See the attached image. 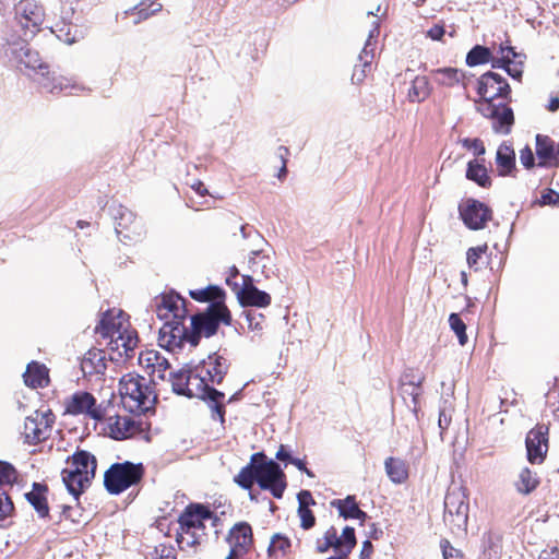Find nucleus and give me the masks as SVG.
<instances>
[{
  "mask_svg": "<svg viewBox=\"0 0 559 559\" xmlns=\"http://www.w3.org/2000/svg\"><path fill=\"white\" fill-rule=\"evenodd\" d=\"M94 331L102 338L108 340L107 346L111 353V360L133 356L139 336L130 323L129 314L123 310L112 308L103 312Z\"/></svg>",
  "mask_w": 559,
  "mask_h": 559,
  "instance_id": "1",
  "label": "nucleus"
},
{
  "mask_svg": "<svg viewBox=\"0 0 559 559\" xmlns=\"http://www.w3.org/2000/svg\"><path fill=\"white\" fill-rule=\"evenodd\" d=\"M234 481L242 489L250 490L254 481L262 490H269L276 499H281L286 489V475L278 463L267 460L264 452L253 453L250 462L234 477Z\"/></svg>",
  "mask_w": 559,
  "mask_h": 559,
  "instance_id": "2",
  "label": "nucleus"
},
{
  "mask_svg": "<svg viewBox=\"0 0 559 559\" xmlns=\"http://www.w3.org/2000/svg\"><path fill=\"white\" fill-rule=\"evenodd\" d=\"M234 481L242 489L250 490L254 481L262 490H269L276 499H281L286 489V475L278 463L267 460L264 452L253 453L250 462L234 477Z\"/></svg>",
  "mask_w": 559,
  "mask_h": 559,
  "instance_id": "3",
  "label": "nucleus"
},
{
  "mask_svg": "<svg viewBox=\"0 0 559 559\" xmlns=\"http://www.w3.org/2000/svg\"><path fill=\"white\" fill-rule=\"evenodd\" d=\"M170 376L174 392L206 401L211 408L212 419L218 420L221 424L225 423V394L207 383L205 377L200 373L198 365L194 368H182Z\"/></svg>",
  "mask_w": 559,
  "mask_h": 559,
  "instance_id": "4",
  "label": "nucleus"
},
{
  "mask_svg": "<svg viewBox=\"0 0 559 559\" xmlns=\"http://www.w3.org/2000/svg\"><path fill=\"white\" fill-rule=\"evenodd\" d=\"M217 525L219 518L207 504L190 502L178 516L176 542L180 549L197 548L207 537L205 522Z\"/></svg>",
  "mask_w": 559,
  "mask_h": 559,
  "instance_id": "5",
  "label": "nucleus"
},
{
  "mask_svg": "<svg viewBox=\"0 0 559 559\" xmlns=\"http://www.w3.org/2000/svg\"><path fill=\"white\" fill-rule=\"evenodd\" d=\"M66 464L61 471L62 481L69 492L78 498L95 478L97 459L91 452L78 449L67 459Z\"/></svg>",
  "mask_w": 559,
  "mask_h": 559,
  "instance_id": "6",
  "label": "nucleus"
},
{
  "mask_svg": "<svg viewBox=\"0 0 559 559\" xmlns=\"http://www.w3.org/2000/svg\"><path fill=\"white\" fill-rule=\"evenodd\" d=\"M119 394L124 409L136 415L153 409L157 399L146 379L133 372L120 379Z\"/></svg>",
  "mask_w": 559,
  "mask_h": 559,
  "instance_id": "7",
  "label": "nucleus"
},
{
  "mask_svg": "<svg viewBox=\"0 0 559 559\" xmlns=\"http://www.w3.org/2000/svg\"><path fill=\"white\" fill-rule=\"evenodd\" d=\"M145 474L146 468L141 462H116L104 473V487L108 493L114 496H118L129 489L139 490Z\"/></svg>",
  "mask_w": 559,
  "mask_h": 559,
  "instance_id": "8",
  "label": "nucleus"
},
{
  "mask_svg": "<svg viewBox=\"0 0 559 559\" xmlns=\"http://www.w3.org/2000/svg\"><path fill=\"white\" fill-rule=\"evenodd\" d=\"M221 323H231V314L225 302H212L205 311L192 316L190 345L197 347L202 337L207 338L216 334Z\"/></svg>",
  "mask_w": 559,
  "mask_h": 559,
  "instance_id": "9",
  "label": "nucleus"
},
{
  "mask_svg": "<svg viewBox=\"0 0 559 559\" xmlns=\"http://www.w3.org/2000/svg\"><path fill=\"white\" fill-rule=\"evenodd\" d=\"M356 544L357 539L353 526H345L341 535H338L334 526H330L324 532L323 536L316 540V552L325 554L330 549H334L336 556H331L325 559H347L356 547Z\"/></svg>",
  "mask_w": 559,
  "mask_h": 559,
  "instance_id": "10",
  "label": "nucleus"
},
{
  "mask_svg": "<svg viewBox=\"0 0 559 559\" xmlns=\"http://www.w3.org/2000/svg\"><path fill=\"white\" fill-rule=\"evenodd\" d=\"M106 420L108 436L115 440L140 438L151 441V424L146 420L128 415L108 416Z\"/></svg>",
  "mask_w": 559,
  "mask_h": 559,
  "instance_id": "11",
  "label": "nucleus"
},
{
  "mask_svg": "<svg viewBox=\"0 0 559 559\" xmlns=\"http://www.w3.org/2000/svg\"><path fill=\"white\" fill-rule=\"evenodd\" d=\"M56 421L55 414L50 411H35L24 420L21 436L24 443L36 445L46 441L52 431Z\"/></svg>",
  "mask_w": 559,
  "mask_h": 559,
  "instance_id": "12",
  "label": "nucleus"
},
{
  "mask_svg": "<svg viewBox=\"0 0 559 559\" xmlns=\"http://www.w3.org/2000/svg\"><path fill=\"white\" fill-rule=\"evenodd\" d=\"M14 10L23 39H33L41 31L45 21L44 7L34 0H20Z\"/></svg>",
  "mask_w": 559,
  "mask_h": 559,
  "instance_id": "13",
  "label": "nucleus"
},
{
  "mask_svg": "<svg viewBox=\"0 0 559 559\" xmlns=\"http://www.w3.org/2000/svg\"><path fill=\"white\" fill-rule=\"evenodd\" d=\"M468 496L463 488L449 490L444 498V520L457 530L467 528L468 523Z\"/></svg>",
  "mask_w": 559,
  "mask_h": 559,
  "instance_id": "14",
  "label": "nucleus"
},
{
  "mask_svg": "<svg viewBox=\"0 0 559 559\" xmlns=\"http://www.w3.org/2000/svg\"><path fill=\"white\" fill-rule=\"evenodd\" d=\"M64 411L70 415H85L94 420L102 421L107 416V407L97 404L94 395L86 391H78L64 401Z\"/></svg>",
  "mask_w": 559,
  "mask_h": 559,
  "instance_id": "15",
  "label": "nucleus"
},
{
  "mask_svg": "<svg viewBox=\"0 0 559 559\" xmlns=\"http://www.w3.org/2000/svg\"><path fill=\"white\" fill-rule=\"evenodd\" d=\"M16 58L20 62V64L24 66L25 69L32 70V71H40L44 78V81L41 83V86L49 92L55 91H62L63 85L61 83L60 78L52 76L51 79L48 78L49 74V67L46 64L38 51L33 50L28 45H25L20 48L19 52L16 53Z\"/></svg>",
  "mask_w": 559,
  "mask_h": 559,
  "instance_id": "16",
  "label": "nucleus"
},
{
  "mask_svg": "<svg viewBox=\"0 0 559 559\" xmlns=\"http://www.w3.org/2000/svg\"><path fill=\"white\" fill-rule=\"evenodd\" d=\"M155 312L165 322L186 320L187 300L175 292L163 293L155 298Z\"/></svg>",
  "mask_w": 559,
  "mask_h": 559,
  "instance_id": "17",
  "label": "nucleus"
},
{
  "mask_svg": "<svg viewBox=\"0 0 559 559\" xmlns=\"http://www.w3.org/2000/svg\"><path fill=\"white\" fill-rule=\"evenodd\" d=\"M477 93L481 98L480 102L495 103L498 98L508 99L511 87L503 76L488 71L478 79Z\"/></svg>",
  "mask_w": 559,
  "mask_h": 559,
  "instance_id": "18",
  "label": "nucleus"
},
{
  "mask_svg": "<svg viewBox=\"0 0 559 559\" xmlns=\"http://www.w3.org/2000/svg\"><path fill=\"white\" fill-rule=\"evenodd\" d=\"M527 460L532 464H542L549 448V425L537 424L525 439Z\"/></svg>",
  "mask_w": 559,
  "mask_h": 559,
  "instance_id": "19",
  "label": "nucleus"
},
{
  "mask_svg": "<svg viewBox=\"0 0 559 559\" xmlns=\"http://www.w3.org/2000/svg\"><path fill=\"white\" fill-rule=\"evenodd\" d=\"M185 321L165 322L159 329L158 345L175 353L182 349L186 342L190 344V330L186 328Z\"/></svg>",
  "mask_w": 559,
  "mask_h": 559,
  "instance_id": "20",
  "label": "nucleus"
},
{
  "mask_svg": "<svg viewBox=\"0 0 559 559\" xmlns=\"http://www.w3.org/2000/svg\"><path fill=\"white\" fill-rule=\"evenodd\" d=\"M198 366L200 368V373L205 377L207 383L213 388V385H218L223 382L229 370L230 360L226 353L217 350L200 361Z\"/></svg>",
  "mask_w": 559,
  "mask_h": 559,
  "instance_id": "21",
  "label": "nucleus"
},
{
  "mask_svg": "<svg viewBox=\"0 0 559 559\" xmlns=\"http://www.w3.org/2000/svg\"><path fill=\"white\" fill-rule=\"evenodd\" d=\"M479 112L493 120V130L508 134L514 123V115L511 107L506 104H495L489 102L478 103Z\"/></svg>",
  "mask_w": 559,
  "mask_h": 559,
  "instance_id": "22",
  "label": "nucleus"
},
{
  "mask_svg": "<svg viewBox=\"0 0 559 559\" xmlns=\"http://www.w3.org/2000/svg\"><path fill=\"white\" fill-rule=\"evenodd\" d=\"M460 215L464 224L473 230L485 228L487 223L492 218V211L485 203L468 199L460 206Z\"/></svg>",
  "mask_w": 559,
  "mask_h": 559,
  "instance_id": "23",
  "label": "nucleus"
},
{
  "mask_svg": "<svg viewBox=\"0 0 559 559\" xmlns=\"http://www.w3.org/2000/svg\"><path fill=\"white\" fill-rule=\"evenodd\" d=\"M115 228L120 241L126 245L136 243L145 235L143 223L129 211L120 213Z\"/></svg>",
  "mask_w": 559,
  "mask_h": 559,
  "instance_id": "24",
  "label": "nucleus"
},
{
  "mask_svg": "<svg viewBox=\"0 0 559 559\" xmlns=\"http://www.w3.org/2000/svg\"><path fill=\"white\" fill-rule=\"evenodd\" d=\"M227 540L230 544L229 554L238 557L249 554L254 544L251 525L248 522L236 523L229 530Z\"/></svg>",
  "mask_w": 559,
  "mask_h": 559,
  "instance_id": "25",
  "label": "nucleus"
},
{
  "mask_svg": "<svg viewBox=\"0 0 559 559\" xmlns=\"http://www.w3.org/2000/svg\"><path fill=\"white\" fill-rule=\"evenodd\" d=\"M237 297L240 305L243 307L265 308L269 307L272 301V298L267 293L258 289L253 285L252 277L250 275L243 276V283L237 290Z\"/></svg>",
  "mask_w": 559,
  "mask_h": 559,
  "instance_id": "26",
  "label": "nucleus"
},
{
  "mask_svg": "<svg viewBox=\"0 0 559 559\" xmlns=\"http://www.w3.org/2000/svg\"><path fill=\"white\" fill-rule=\"evenodd\" d=\"M139 365L147 372L150 377L159 380L165 379L166 371L170 368L167 358L154 349L142 350L139 355Z\"/></svg>",
  "mask_w": 559,
  "mask_h": 559,
  "instance_id": "27",
  "label": "nucleus"
},
{
  "mask_svg": "<svg viewBox=\"0 0 559 559\" xmlns=\"http://www.w3.org/2000/svg\"><path fill=\"white\" fill-rule=\"evenodd\" d=\"M376 50V40H373L372 34L369 35L365 43V46L359 55V63L354 67L352 74V81L355 84H360L372 72L373 59Z\"/></svg>",
  "mask_w": 559,
  "mask_h": 559,
  "instance_id": "28",
  "label": "nucleus"
},
{
  "mask_svg": "<svg viewBox=\"0 0 559 559\" xmlns=\"http://www.w3.org/2000/svg\"><path fill=\"white\" fill-rule=\"evenodd\" d=\"M107 369L106 353L99 348L88 349L82 360L81 370L85 377L104 376Z\"/></svg>",
  "mask_w": 559,
  "mask_h": 559,
  "instance_id": "29",
  "label": "nucleus"
},
{
  "mask_svg": "<svg viewBox=\"0 0 559 559\" xmlns=\"http://www.w3.org/2000/svg\"><path fill=\"white\" fill-rule=\"evenodd\" d=\"M536 155L539 167H558V148L556 150L555 142L548 135H536Z\"/></svg>",
  "mask_w": 559,
  "mask_h": 559,
  "instance_id": "30",
  "label": "nucleus"
},
{
  "mask_svg": "<svg viewBox=\"0 0 559 559\" xmlns=\"http://www.w3.org/2000/svg\"><path fill=\"white\" fill-rule=\"evenodd\" d=\"M331 508L337 510L338 515L345 520L353 519L365 522L367 513L359 508L355 496H347L344 499H334L330 502Z\"/></svg>",
  "mask_w": 559,
  "mask_h": 559,
  "instance_id": "31",
  "label": "nucleus"
},
{
  "mask_svg": "<svg viewBox=\"0 0 559 559\" xmlns=\"http://www.w3.org/2000/svg\"><path fill=\"white\" fill-rule=\"evenodd\" d=\"M24 382L33 389L45 388L49 384V370L44 364L32 361L23 374Z\"/></svg>",
  "mask_w": 559,
  "mask_h": 559,
  "instance_id": "32",
  "label": "nucleus"
},
{
  "mask_svg": "<svg viewBox=\"0 0 559 559\" xmlns=\"http://www.w3.org/2000/svg\"><path fill=\"white\" fill-rule=\"evenodd\" d=\"M47 493L48 486L41 483H34L32 490L25 493L26 500L32 504L40 518L49 516Z\"/></svg>",
  "mask_w": 559,
  "mask_h": 559,
  "instance_id": "33",
  "label": "nucleus"
},
{
  "mask_svg": "<svg viewBox=\"0 0 559 559\" xmlns=\"http://www.w3.org/2000/svg\"><path fill=\"white\" fill-rule=\"evenodd\" d=\"M163 5L156 0H142L139 4L124 12L127 17H130L133 24H139L152 15L162 11Z\"/></svg>",
  "mask_w": 559,
  "mask_h": 559,
  "instance_id": "34",
  "label": "nucleus"
},
{
  "mask_svg": "<svg viewBox=\"0 0 559 559\" xmlns=\"http://www.w3.org/2000/svg\"><path fill=\"white\" fill-rule=\"evenodd\" d=\"M430 81L425 75H416L407 90V99L411 103H421L431 94Z\"/></svg>",
  "mask_w": 559,
  "mask_h": 559,
  "instance_id": "35",
  "label": "nucleus"
},
{
  "mask_svg": "<svg viewBox=\"0 0 559 559\" xmlns=\"http://www.w3.org/2000/svg\"><path fill=\"white\" fill-rule=\"evenodd\" d=\"M496 164L500 176H508L515 168V153L511 145L502 143L496 153Z\"/></svg>",
  "mask_w": 559,
  "mask_h": 559,
  "instance_id": "36",
  "label": "nucleus"
},
{
  "mask_svg": "<svg viewBox=\"0 0 559 559\" xmlns=\"http://www.w3.org/2000/svg\"><path fill=\"white\" fill-rule=\"evenodd\" d=\"M266 552L272 559L285 558L292 552V540L286 535L276 533L271 537Z\"/></svg>",
  "mask_w": 559,
  "mask_h": 559,
  "instance_id": "37",
  "label": "nucleus"
},
{
  "mask_svg": "<svg viewBox=\"0 0 559 559\" xmlns=\"http://www.w3.org/2000/svg\"><path fill=\"white\" fill-rule=\"evenodd\" d=\"M435 82L439 85L453 87L461 83L464 73L456 68H439L431 71Z\"/></svg>",
  "mask_w": 559,
  "mask_h": 559,
  "instance_id": "38",
  "label": "nucleus"
},
{
  "mask_svg": "<svg viewBox=\"0 0 559 559\" xmlns=\"http://www.w3.org/2000/svg\"><path fill=\"white\" fill-rule=\"evenodd\" d=\"M466 178L474 181L481 188H489L492 185V180L488 175V170L483 163L477 159H473L467 163Z\"/></svg>",
  "mask_w": 559,
  "mask_h": 559,
  "instance_id": "39",
  "label": "nucleus"
},
{
  "mask_svg": "<svg viewBox=\"0 0 559 559\" xmlns=\"http://www.w3.org/2000/svg\"><path fill=\"white\" fill-rule=\"evenodd\" d=\"M539 484L540 479L537 476V473L533 472L528 467H524L521 469L514 486L518 492L526 496L535 491Z\"/></svg>",
  "mask_w": 559,
  "mask_h": 559,
  "instance_id": "40",
  "label": "nucleus"
},
{
  "mask_svg": "<svg viewBox=\"0 0 559 559\" xmlns=\"http://www.w3.org/2000/svg\"><path fill=\"white\" fill-rule=\"evenodd\" d=\"M389 478L395 484H402L408 478V466L405 461L397 457H388L384 462Z\"/></svg>",
  "mask_w": 559,
  "mask_h": 559,
  "instance_id": "41",
  "label": "nucleus"
},
{
  "mask_svg": "<svg viewBox=\"0 0 559 559\" xmlns=\"http://www.w3.org/2000/svg\"><path fill=\"white\" fill-rule=\"evenodd\" d=\"M249 269L252 274L269 276L271 270L272 259L263 250H253L249 257Z\"/></svg>",
  "mask_w": 559,
  "mask_h": 559,
  "instance_id": "42",
  "label": "nucleus"
},
{
  "mask_svg": "<svg viewBox=\"0 0 559 559\" xmlns=\"http://www.w3.org/2000/svg\"><path fill=\"white\" fill-rule=\"evenodd\" d=\"M189 295L192 299L200 302H224L225 292L214 285H210L202 289L190 290Z\"/></svg>",
  "mask_w": 559,
  "mask_h": 559,
  "instance_id": "43",
  "label": "nucleus"
},
{
  "mask_svg": "<svg viewBox=\"0 0 559 559\" xmlns=\"http://www.w3.org/2000/svg\"><path fill=\"white\" fill-rule=\"evenodd\" d=\"M488 245L484 243L477 247H472L466 252V262L468 267L474 272H478L485 264V255L488 252Z\"/></svg>",
  "mask_w": 559,
  "mask_h": 559,
  "instance_id": "44",
  "label": "nucleus"
},
{
  "mask_svg": "<svg viewBox=\"0 0 559 559\" xmlns=\"http://www.w3.org/2000/svg\"><path fill=\"white\" fill-rule=\"evenodd\" d=\"M491 60V51L489 48L480 45L473 47L466 56V64L475 67L488 63Z\"/></svg>",
  "mask_w": 559,
  "mask_h": 559,
  "instance_id": "45",
  "label": "nucleus"
},
{
  "mask_svg": "<svg viewBox=\"0 0 559 559\" xmlns=\"http://www.w3.org/2000/svg\"><path fill=\"white\" fill-rule=\"evenodd\" d=\"M500 58H491L489 61L491 62V67L504 69L511 78L521 79L523 71L521 70L520 62H514V66H511L512 60H508V56H504L503 52H500Z\"/></svg>",
  "mask_w": 559,
  "mask_h": 559,
  "instance_id": "46",
  "label": "nucleus"
},
{
  "mask_svg": "<svg viewBox=\"0 0 559 559\" xmlns=\"http://www.w3.org/2000/svg\"><path fill=\"white\" fill-rule=\"evenodd\" d=\"M449 324L451 330L455 333L457 336L460 345L464 346L467 341V334H466V324L461 319V317L457 313H451L449 316Z\"/></svg>",
  "mask_w": 559,
  "mask_h": 559,
  "instance_id": "47",
  "label": "nucleus"
},
{
  "mask_svg": "<svg viewBox=\"0 0 559 559\" xmlns=\"http://www.w3.org/2000/svg\"><path fill=\"white\" fill-rule=\"evenodd\" d=\"M16 480L17 471L15 467L5 461H0V487L12 486Z\"/></svg>",
  "mask_w": 559,
  "mask_h": 559,
  "instance_id": "48",
  "label": "nucleus"
},
{
  "mask_svg": "<svg viewBox=\"0 0 559 559\" xmlns=\"http://www.w3.org/2000/svg\"><path fill=\"white\" fill-rule=\"evenodd\" d=\"M56 36L63 43L71 45L76 41L78 29L75 26L62 23L57 24L56 29L52 31Z\"/></svg>",
  "mask_w": 559,
  "mask_h": 559,
  "instance_id": "49",
  "label": "nucleus"
},
{
  "mask_svg": "<svg viewBox=\"0 0 559 559\" xmlns=\"http://www.w3.org/2000/svg\"><path fill=\"white\" fill-rule=\"evenodd\" d=\"M151 559H177V554L174 546L159 544L151 554Z\"/></svg>",
  "mask_w": 559,
  "mask_h": 559,
  "instance_id": "50",
  "label": "nucleus"
},
{
  "mask_svg": "<svg viewBox=\"0 0 559 559\" xmlns=\"http://www.w3.org/2000/svg\"><path fill=\"white\" fill-rule=\"evenodd\" d=\"M460 143L462 144V146L464 148L473 151L476 156L484 155L485 152H486L484 142L480 139H478V138H475V139H469V138L461 139Z\"/></svg>",
  "mask_w": 559,
  "mask_h": 559,
  "instance_id": "51",
  "label": "nucleus"
},
{
  "mask_svg": "<svg viewBox=\"0 0 559 559\" xmlns=\"http://www.w3.org/2000/svg\"><path fill=\"white\" fill-rule=\"evenodd\" d=\"M440 547L442 550L443 559H464L463 551L453 547L448 539H442L440 542Z\"/></svg>",
  "mask_w": 559,
  "mask_h": 559,
  "instance_id": "52",
  "label": "nucleus"
},
{
  "mask_svg": "<svg viewBox=\"0 0 559 559\" xmlns=\"http://www.w3.org/2000/svg\"><path fill=\"white\" fill-rule=\"evenodd\" d=\"M248 326L253 331H261L263 329L264 316L252 310L245 312Z\"/></svg>",
  "mask_w": 559,
  "mask_h": 559,
  "instance_id": "53",
  "label": "nucleus"
},
{
  "mask_svg": "<svg viewBox=\"0 0 559 559\" xmlns=\"http://www.w3.org/2000/svg\"><path fill=\"white\" fill-rule=\"evenodd\" d=\"M13 510V502L8 493L0 491V522L10 516Z\"/></svg>",
  "mask_w": 559,
  "mask_h": 559,
  "instance_id": "54",
  "label": "nucleus"
},
{
  "mask_svg": "<svg viewBox=\"0 0 559 559\" xmlns=\"http://www.w3.org/2000/svg\"><path fill=\"white\" fill-rule=\"evenodd\" d=\"M499 52H503L504 56H508V60H512L511 66H514V62H520L521 70L523 71L525 55L516 52L514 47H511L509 45H500Z\"/></svg>",
  "mask_w": 559,
  "mask_h": 559,
  "instance_id": "55",
  "label": "nucleus"
},
{
  "mask_svg": "<svg viewBox=\"0 0 559 559\" xmlns=\"http://www.w3.org/2000/svg\"><path fill=\"white\" fill-rule=\"evenodd\" d=\"M298 516L300 519V527L304 530H310L316 525V516L309 509H298Z\"/></svg>",
  "mask_w": 559,
  "mask_h": 559,
  "instance_id": "56",
  "label": "nucleus"
},
{
  "mask_svg": "<svg viewBox=\"0 0 559 559\" xmlns=\"http://www.w3.org/2000/svg\"><path fill=\"white\" fill-rule=\"evenodd\" d=\"M538 204L544 205H559V193L555 190L548 188L542 192L540 199L538 200Z\"/></svg>",
  "mask_w": 559,
  "mask_h": 559,
  "instance_id": "57",
  "label": "nucleus"
},
{
  "mask_svg": "<svg viewBox=\"0 0 559 559\" xmlns=\"http://www.w3.org/2000/svg\"><path fill=\"white\" fill-rule=\"evenodd\" d=\"M520 162L526 169H531L535 166L534 153L528 145L520 151Z\"/></svg>",
  "mask_w": 559,
  "mask_h": 559,
  "instance_id": "58",
  "label": "nucleus"
},
{
  "mask_svg": "<svg viewBox=\"0 0 559 559\" xmlns=\"http://www.w3.org/2000/svg\"><path fill=\"white\" fill-rule=\"evenodd\" d=\"M297 498L299 503L298 509H309L310 506L316 504V500L309 490H301Z\"/></svg>",
  "mask_w": 559,
  "mask_h": 559,
  "instance_id": "59",
  "label": "nucleus"
},
{
  "mask_svg": "<svg viewBox=\"0 0 559 559\" xmlns=\"http://www.w3.org/2000/svg\"><path fill=\"white\" fill-rule=\"evenodd\" d=\"M451 421H452L451 415H448L445 409H441L439 412V419H438V426L440 428L441 436L449 428Z\"/></svg>",
  "mask_w": 559,
  "mask_h": 559,
  "instance_id": "60",
  "label": "nucleus"
},
{
  "mask_svg": "<svg viewBox=\"0 0 559 559\" xmlns=\"http://www.w3.org/2000/svg\"><path fill=\"white\" fill-rule=\"evenodd\" d=\"M444 33H445V29H444L443 25L436 24L431 28L428 29L427 36L430 37L432 40H441Z\"/></svg>",
  "mask_w": 559,
  "mask_h": 559,
  "instance_id": "61",
  "label": "nucleus"
},
{
  "mask_svg": "<svg viewBox=\"0 0 559 559\" xmlns=\"http://www.w3.org/2000/svg\"><path fill=\"white\" fill-rule=\"evenodd\" d=\"M538 559H559V547L552 546L540 551Z\"/></svg>",
  "mask_w": 559,
  "mask_h": 559,
  "instance_id": "62",
  "label": "nucleus"
},
{
  "mask_svg": "<svg viewBox=\"0 0 559 559\" xmlns=\"http://www.w3.org/2000/svg\"><path fill=\"white\" fill-rule=\"evenodd\" d=\"M189 187L200 197H206L209 195V190L205 187V185L199 180L194 179L191 183H189Z\"/></svg>",
  "mask_w": 559,
  "mask_h": 559,
  "instance_id": "63",
  "label": "nucleus"
},
{
  "mask_svg": "<svg viewBox=\"0 0 559 559\" xmlns=\"http://www.w3.org/2000/svg\"><path fill=\"white\" fill-rule=\"evenodd\" d=\"M373 554V545L370 540H365L361 546L359 559H371Z\"/></svg>",
  "mask_w": 559,
  "mask_h": 559,
  "instance_id": "64",
  "label": "nucleus"
}]
</instances>
